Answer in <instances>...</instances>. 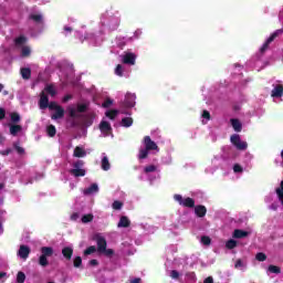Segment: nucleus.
Wrapping results in <instances>:
<instances>
[{
	"label": "nucleus",
	"mask_w": 283,
	"mask_h": 283,
	"mask_svg": "<svg viewBox=\"0 0 283 283\" xmlns=\"http://www.w3.org/2000/svg\"><path fill=\"white\" fill-rule=\"evenodd\" d=\"M120 25V13L118 11H106L101 15L98 29L93 33L83 35L81 31H75V38L82 43L86 41L88 45L96 48L105 41V34L116 32Z\"/></svg>",
	"instance_id": "obj_1"
},
{
	"label": "nucleus",
	"mask_w": 283,
	"mask_h": 283,
	"mask_svg": "<svg viewBox=\"0 0 283 283\" xmlns=\"http://www.w3.org/2000/svg\"><path fill=\"white\" fill-rule=\"evenodd\" d=\"M283 34V29H279L274 31L262 44L259 52L252 57V61L254 63V67H264L266 65V61L264 60V52L269 50V45L277 39V36Z\"/></svg>",
	"instance_id": "obj_2"
},
{
	"label": "nucleus",
	"mask_w": 283,
	"mask_h": 283,
	"mask_svg": "<svg viewBox=\"0 0 283 283\" xmlns=\"http://www.w3.org/2000/svg\"><path fill=\"white\" fill-rule=\"evenodd\" d=\"M143 144L144 148H140L138 154L139 160H145L149 156V151H159L158 145L149 136L144 137Z\"/></svg>",
	"instance_id": "obj_3"
},
{
	"label": "nucleus",
	"mask_w": 283,
	"mask_h": 283,
	"mask_svg": "<svg viewBox=\"0 0 283 283\" xmlns=\"http://www.w3.org/2000/svg\"><path fill=\"white\" fill-rule=\"evenodd\" d=\"M144 175L147 180L154 182V180L160 179V168L156 165H148L144 168Z\"/></svg>",
	"instance_id": "obj_4"
},
{
	"label": "nucleus",
	"mask_w": 283,
	"mask_h": 283,
	"mask_svg": "<svg viewBox=\"0 0 283 283\" xmlns=\"http://www.w3.org/2000/svg\"><path fill=\"white\" fill-rule=\"evenodd\" d=\"M25 43H28V38L23 35L15 39V46L21 48V56H30L32 53V50Z\"/></svg>",
	"instance_id": "obj_5"
},
{
	"label": "nucleus",
	"mask_w": 283,
	"mask_h": 283,
	"mask_svg": "<svg viewBox=\"0 0 283 283\" xmlns=\"http://www.w3.org/2000/svg\"><path fill=\"white\" fill-rule=\"evenodd\" d=\"M283 96V84L281 82H276L272 85L271 97L274 103H282Z\"/></svg>",
	"instance_id": "obj_6"
},
{
	"label": "nucleus",
	"mask_w": 283,
	"mask_h": 283,
	"mask_svg": "<svg viewBox=\"0 0 283 283\" xmlns=\"http://www.w3.org/2000/svg\"><path fill=\"white\" fill-rule=\"evenodd\" d=\"M119 59L124 65H136V59H138V55L132 51H125L119 55Z\"/></svg>",
	"instance_id": "obj_7"
},
{
	"label": "nucleus",
	"mask_w": 283,
	"mask_h": 283,
	"mask_svg": "<svg viewBox=\"0 0 283 283\" xmlns=\"http://www.w3.org/2000/svg\"><path fill=\"white\" fill-rule=\"evenodd\" d=\"M174 200L180 205V207H186L188 209H193L196 207V201L190 197L184 198L181 195H175Z\"/></svg>",
	"instance_id": "obj_8"
},
{
	"label": "nucleus",
	"mask_w": 283,
	"mask_h": 283,
	"mask_svg": "<svg viewBox=\"0 0 283 283\" xmlns=\"http://www.w3.org/2000/svg\"><path fill=\"white\" fill-rule=\"evenodd\" d=\"M87 109V104H77V107L74 105L67 106L69 116L71 118H78V114H83Z\"/></svg>",
	"instance_id": "obj_9"
},
{
	"label": "nucleus",
	"mask_w": 283,
	"mask_h": 283,
	"mask_svg": "<svg viewBox=\"0 0 283 283\" xmlns=\"http://www.w3.org/2000/svg\"><path fill=\"white\" fill-rule=\"evenodd\" d=\"M84 165L85 163H83V160H77L73 164V169L70 170V174H72V176H75V178L85 176L86 171Z\"/></svg>",
	"instance_id": "obj_10"
},
{
	"label": "nucleus",
	"mask_w": 283,
	"mask_h": 283,
	"mask_svg": "<svg viewBox=\"0 0 283 283\" xmlns=\"http://www.w3.org/2000/svg\"><path fill=\"white\" fill-rule=\"evenodd\" d=\"M230 140L240 151H244L249 147V144L240 138V135H232Z\"/></svg>",
	"instance_id": "obj_11"
},
{
	"label": "nucleus",
	"mask_w": 283,
	"mask_h": 283,
	"mask_svg": "<svg viewBox=\"0 0 283 283\" xmlns=\"http://www.w3.org/2000/svg\"><path fill=\"white\" fill-rule=\"evenodd\" d=\"M125 107H135L136 106V93H127L124 99Z\"/></svg>",
	"instance_id": "obj_12"
},
{
	"label": "nucleus",
	"mask_w": 283,
	"mask_h": 283,
	"mask_svg": "<svg viewBox=\"0 0 283 283\" xmlns=\"http://www.w3.org/2000/svg\"><path fill=\"white\" fill-rule=\"evenodd\" d=\"M99 132L103 136H109V134H112V125L109 122L103 119L99 124Z\"/></svg>",
	"instance_id": "obj_13"
},
{
	"label": "nucleus",
	"mask_w": 283,
	"mask_h": 283,
	"mask_svg": "<svg viewBox=\"0 0 283 283\" xmlns=\"http://www.w3.org/2000/svg\"><path fill=\"white\" fill-rule=\"evenodd\" d=\"M30 256V247L28 245H20V249L18 250V258L21 260H25Z\"/></svg>",
	"instance_id": "obj_14"
},
{
	"label": "nucleus",
	"mask_w": 283,
	"mask_h": 283,
	"mask_svg": "<svg viewBox=\"0 0 283 283\" xmlns=\"http://www.w3.org/2000/svg\"><path fill=\"white\" fill-rule=\"evenodd\" d=\"M99 188L97 184H92L88 188H85L82 193L84 196H94V193H98Z\"/></svg>",
	"instance_id": "obj_15"
},
{
	"label": "nucleus",
	"mask_w": 283,
	"mask_h": 283,
	"mask_svg": "<svg viewBox=\"0 0 283 283\" xmlns=\"http://www.w3.org/2000/svg\"><path fill=\"white\" fill-rule=\"evenodd\" d=\"M101 167L103 171H109L112 167V165L109 164V157H107V154L105 153L102 154Z\"/></svg>",
	"instance_id": "obj_16"
},
{
	"label": "nucleus",
	"mask_w": 283,
	"mask_h": 283,
	"mask_svg": "<svg viewBox=\"0 0 283 283\" xmlns=\"http://www.w3.org/2000/svg\"><path fill=\"white\" fill-rule=\"evenodd\" d=\"M40 109H48V106L50 105V99L48 98V95H45V92H42L40 95Z\"/></svg>",
	"instance_id": "obj_17"
},
{
	"label": "nucleus",
	"mask_w": 283,
	"mask_h": 283,
	"mask_svg": "<svg viewBox=\"0 0 283 283\" xmlns=\"http://www.w3.org/2000/svg\"><path fill=\"white\" fill-rule=\"evenodd\" d=\"M96 242H97V251L99 253H102L103 251H105V249H107V241L105 240V238L98 235L96 238Z\"/></svg>",
	"instance_id": "obj_18"
},
{
	"label": "nucleus",
	"mask_w": 283,
	"mask_h": 283,
	"mask_svg": "<svg viewBox=\"0 0 283 283\" xmlns=\"http://www.w3.org/2000/svg\"><path fill=\"white\" fill-rule=\"evenodd\" d=\"M73 156L75 158H85V156H87V153L85 151V148L83 146H76Z\"/></svg>",
	"instance_id": "obj_19"
},
{
	"label": "nucleus",
	"mask_w": 283,
	"mask_h": 283,
	"mask_svg": "<svg viewBox=\"0 0 283 283\" xmlns=\"http://www.w3.org/2000/svg\"><path fill=\"white\" fill-rule=\"evenodd\" d=\"M95 119H96V114L90 113L88 115H86V117L84 118L85 127H92Z\"/></svg>",
	"instance_id": "obj_20"
},
{
	"label": "nucleus",
	"mask_w": 283,
	"mask_h": 283,
	"mask_svg": "<svg viewBox=\"0 0 283 283\" xmlns=\"http://www.w3.org/2000/svg\"><path fill=\"white\" fill-rule=\"evenodd\" d=\"M65 116V109H63L61 106L55 109V113L51 116L52 120H59L60 118H63Z\"/></svg>",
	"instance_id": "obj_21"
},
{
	"label": "nucleus",
	"mask_w": 283,
	"mask_h": 283,
	"mask_svg": "<svg viewBox=\"0 0 283 283\" xmlns=\"http://www.w3.org/2000/svg\"><path fill=\"white\" fill-rule=\"evenodd\" d=\"M74 253V249L72 247H65L62 249V254L66 260H72V255Z\"/></svg>",
	"instance_id": "obj_22"
},
{
	"label": "nucleus",
	"mask_w": 283,
	"mask_h": 283,
	"mask_svg": "<svg viewBox=\"0 0 283 283\" xmlns=\"http://www.w3.org/2000/svg\"><path fill=\"white\" fill-rule=\"evenodd\" d=\"M232 171L235 174V176L240 177L242 174H244V167L240 164H233Z\"/></svg>",
	"instance_id": "obj_23"
},
{
	"label": "nucleus",
	"mask_w": 283,
	"mask_h": 283,
	"mask_svg": "<svg viewBox=\"0 0 283 283\" xmlns=\"http://www.w3.org/2000/svg\"><path fill=\"white\" fill-rule=\"evenodd\" d=\"M195 212L198 218H205V216H207V208L205 206H197Z\"/></svg>",
	"instance_id": "obj_24"
},
{
	"label": "nucleus",
	"mask_w": 283,
	"mask_h": 283,
	"mask_svg": "<svg viewBox=\"0 0 283 283\" xmlns=\"http://www.w3.org/2000/svg\"><path fill=\"white\" fill-rule=\"evenodd\" d=\"M29 19H31L35 23H42L43 22V13H41V12L31 13Z\"/></svg>",
	"instance_id": "obj_25"
},
{
	"label": "nucleus",
	"mask_w": 283,
	"mask_h": 283,
	"mask_svg": "<svg viewBox=\"0 0 283 283\" xmlns=\"http://www.w3.org/2000/svg\"><path fill=\"white\" fill-rule=\"evenodd\" d=\"M133 38H117L116 44L118 48H125L126 44L130 43Z\"/></svg>",
	"instance_id": "obj_26"
},
{
	"label": "nucleus",
	"mask_w": 283,
	"mask_h": 283,
	"mask_svg": "<svg viewBox=\"0 0 283 283\" xmlns=\"http://www.w3.org/2000/svg\"><path fill=\"white\" fill-rule=\"evenodd\" d=\"M230 123H231L234 132H242V123L239 122V119L232 118V119H230Z\"/></svg>",
	"instance_id": "obj_27"
},
{
	"label": "nucleus",
	"mask_w": 283,
	"mask_h": 283,
	"mask_svg": "<svg viewBox=\"0 0 283 283\" xmlns=\"http://www.w3.org/2000/svg\"><path fill=\"white\" fill-rule=\"evenodd\" d=\"M44 92H46V94H50V96H56V86L53 84H48L44 87Z\"/></svg>",
	"instance_id": "obj_28"
},
{
	"label": "nucleus",
	"mask_w": 283,
	"mask_h": 283,
	"mask_svg": "<svg viewBox=\"0 0 283 283\" xmlns=\"http://www.w3.org/2000/svg\"><path fill=\"white\" fill-rule=\"evenodd\" d=\"M41 253H42V255H44L45 258H50V256L53 255L54 250H53L52 248H50V247H43V248H41Z\"/></svg>",
	"instance_id": "obj_29"
},
{
	"label": "nucleus",
	"mask_w": 283,
	"mask_h": 283,
	"mask_svg": "<svg viewBox=\"0 0 283 283\" xmlns=\"http://www.w3.org/2000/svg\"><path fill=\"white\" fill-rule=\"evenodd\" d=\"M247 235H249V232L244 230L237 229L233 232V238H237V239L247 238Z\"/></svg>",
	"instance_id": "obj_30"
},
{
	"label": "nucleus",
	"mask_w": 283,
	"mask_h": 283,
	"mask_svg": "<svg viewBox=\"0 0 283 283\" xmlns=\"http://www.w3.org/2000/svg\"><path fill=\"white\" fill-rule=\"evenodd\" d=\"M129 224H130L129 219L127 217H122L119 219V222H118L117 227H119V228H127V227H129Z\"/></svg>",
	"instance_id": "obj_31"
},
{
	"label": "nucleus",
	"mask_w": 283,
	"mask_h": 283,
	"mask_svg": "<svg viewBox=\"0 0 283 283\" xmlns=\"http://www.w3.org/2000/svg\"><path fill=\"white\" fill-rule=\"evenodd\" d=\"M196 280H197L196 279V273H193V272H189L185 276V282L186 283H196Z\"/></svg>",
	"instance_id": "obj_32"
},
{
	"label": "nucleus",
	"mask_w": 283,
	"mask_h": 283,
	"mask_svg": "<svg viewBox=\"0 0 283 283\" xmlns=\"http://www.w3.org/2000/svg\"><path fill=\"white\" fill-rule=\"evenodd\" d=\"M234 269H239V271H245L247 270V262L242 261V260H237L235 264H234Z\"/></svg>",
	"instance_id": "obj_33"
},
{
	"label": "nucleus",
	"mask_w": 283,
	"mask_h": 283,
	"mask_svg": "<svg viewBox=\"0 0 283 283\" xmlns=\"http://www.w3.org/2000/svg\"><path fill=\"white\" fill-rule=\"evenodd\" d=\"M106 118H109V120H114L118 116V111L113 109V111H106L105 113Z\"/></svg>",
	"instance_id": "obj_34"
},
{
	"label": "nucleus",
	"mask_w": 283,
	"mask_h": 283,
	"mask_svg": "<svg viewBox=\"0 0 283 283\" xmlns=\"http://www.w3.org/2000/svg\"><path fill=\"white\" fill-rule=\"evenodd\" d=\"M21 76H22V78L28 81V78H30V76H32V71L28 67L21 69Z\"/></svg>",
	"instance_id": "obj_35"
},
{
	"label": "nucleus",
	"mask_w": 283,
	"mask_h": 283,
	"mask_svg": "<svg viewBox=\"0 0 283 283\" xmlns=\"http://www.w3.org/2000/svg\"><path fill=\"white\" fill-rule=\"evenodd\" d=\"M216 163H218V158H214L212 160V165H213L212 168L211 167L206 168V174H216V170L218 169V165Z\"/></svg>",
	"instance_id": "obj_36"
},
{
	"label": "nucleus",
	"mask_w": 283,
	"mask_h": 283,
	"mask_svg": "<svg viewBox=\"0 0 283 283\" xmlns=\"http://www.w3.org/2000/svg\"><path fill=\"white\" fill-rule=\"evenodd\" d=\"M134 125V119L132 117H125L122 119V127H132Z\"/></svg>",
	"instance_id": "obj_37"
},
{
	"label": "nucleus",
	"mask_w": 283,
	"mask_h": 283,
	"mask_svg": "<svg viewBox=\"0 0 283 283\" xmlns=\"http://www.w3.org/2000/svg\"><path fill=\"white\" fill-rule=\"evenodd\" d=\"M268 273H274L279 275V273H282V270L277 265H269Z\"/></svg>",
	"instance_id": "obj_38"
},
{
	"label": "nucleus",
	"mask_w": 283,
	"mask_h": 283,
	"mask_svg": "<svg viewBox=\"0 0 283 283\" xmlns=\"http://www.w3.org/2000/svg\"><path fill=\"white\" fill-rule=\"evenodd\" d=\"M46 134L48 136H50L51 138L56 136V127H54V125H49L46 127Z\"/></svg>",
	"instance_id": "obj_39"
},
{
	"label": "nucleus",
	"mask_w": 283,
	"mask_h": 283,
	"mask_svg": "<svg viewBox=\"0 0 283 283\" xmlns=\"http://www.w3.org/2000/svg\"><path fill=\"white\" fill-rule=\"evenodd\" d=\"M181 275L182 274H180V272H178V271H176V270H171L170 272H169V277H171V280H179V281H181Z\"/></svg>",
	"instance_id": "obj_40"
},
{
	"label": "nucleus",
	"mask_w": 283,
	"mask_h": 283,
	"mask_svg": "<svg viewBox=\"0 0 283 283\" xmlns=\"http://www.w3.org/2000/svg\"><path fill=\"white\" fill-rule=\"evenodd\" d=\"M238 247V241L230 239L226 242V249H235Z\"/></svg>",
	"instance_id": "obj_41"
},
{
	"label": "nucleus",
	"mask_w": 283,
	"mask_h": 283,
	"mask_svg": "<svg viewBox=\"0 0 283 283\" xmlns=\"http://www.w3.org/2000/svg\"><path fill=\"white\" fill-rule=\"evenodd\" d=\"M202 124L207 125V123H209V120H211V114H209V111H203L202 112Z\"/></svg>",
	"instance_id": "obj_42"
},
{
	"label": "nucleus",
	"mask_w": 283,
	"mask_h": 283,
	"mask_svg": "<svg viewBox=\"0 0 283 283\" xmlns=\"http://www.w3.org/2000/svg\"><path fill=\"white\" fill-rule=\"evenodd\" d=\"M21 129H22L21 126H19V125H12V126L10 127V134H11V136H17V134H18L19 132H21Z\"/></svg>",
	"instance_id": "obj_43"
},
{
	"label": "nucleus",
	"mask_w": 283,
	"mask_h": 283,
	"mask_svg": "<svg viewBox=\"0 0 283 283\" xmlns=\"http://www.w3.org/2000/svg\"><path fill=\"white\" fill-rule=\"evenodd\" d=\"M93 220H94V214H91V213L84 214V216L82 217V222H83L84 224H87V222H92Z\"/></svg>",
	"instance_id": "obj_44"
},
{
	"label": "nucleus",
	"mask_w": 283,
	"mask_h": 283,
	"mask_svg": "<svg viewBox=\"0 0 283 283\" xmlns=\"http://www.w3.org/2000/svg\"><path fill=\"white\" fill-rule=\"evenodd\" d=\"M39 264L40 266H48L49 262H48V256L45 255H40V259H39Z\"/></svg>",
	"instance_id": "obj_45"
},
{
	"label": "nucleus",
	"mask_w": 283,
	"mask_h": 283,
	"mask_svg": "<svg viewBox=\"0 0 283 283\" xmlns=\"http://www.w3.org/2000/svg\"><path fill=\"white\" fill-rule=\"evenodd\" d=\"M112 207L115 211H120L123 209V202L116 200L113 202Z\"/></svg>",
	"instance_id": "obj_46"
},
{
	"label": "nucleus",
	"mask_w": 283,
	"mask_h": 283,
	"mask_svg": "<svg viewBox=\"0 0 283 283\" xmlns=\"http://www.w3.org/2000/svg\"><path fill=\"white\" fill-rule=\"evenodd\" d=\"M25 282V273L18 272L17 274V283H24Z\"/></svg>",
	"instance_id": "obj_47"
},
{
	"label": "nucleus",
	"mask_w": 283,
	"mask_h": 283,
	"mask_svg": "<svg viewBox=\"0 0 283 283\" xmlns=\"http://www.w3.org/2000/svg\"><path fill=\"white\" fill-rule=\"evenodd\" d=\"M72 30L73 28L71 25H64L62 34H64V36H70V34H72Z\"/></svg>",
	"instance_id": "obj_48"
},
{
	"label": "nucleus",
	"mask_w": 283,
	"mask_h": 283,
	"mask_svg": "<svg viewBox=\"0 0 283 283\" xmlns=\"http://www.w3.org/2000/svg\"><path fill=\"white\" fill-rule=\"evenodd\" d=\"M92 253H96V247L91 245L84 251V255H92Z\"/></svg>",
	"instance_id": "obj_49"
},
{
	"label": "nucleus",
	"mask_w": 283,
	"mask_h": 283,
	"mask_svg": "<svg viewBox=\"0 0 283 283\" xmlns=\"http://www.w3.org/2000/svg\"><path fill=\"white\" fill-rule=\"evenodd\" d=\"M73 264H74L75 269L81 268V264H83V259H81V256H76V258L73 260Z\"/></svg>",
	"instance_id": "obj_50"
},
{
	"label": "nucleus",
	"mask_w": 283,
	"mask_h": 283,
	"mask_svg": "<svg viewBox=\"0 0 283 283\" xmlns=\"http://www.w3.org/2000/svg\"><path fill=\"white\" fill-rule=\"evenodd\" d=\"M255 260H258V262H264L266 260V254L259 252L255 255Z\"/></svg>",
	"instance_id": "obj_51"
},
{
	"label": "nucleus",
	"mask_w": 283,
	"mask_h": 283,
	"mask_svg": "<svg viewBox=\"0 0 283 283\" xmlns=\"http://www.w3.org/2000/svg\"><path fill=\"white\" fill-rule=\"evenodd\" d=\"M201 244H203V247H209V244H211V238L201 237Z\"/></svg>",
	"instance_id": "obj_52"
},
{
	"label": "nucleus",
	"mask_w": 283,
	"mask_h": 283,
	"mask_svg": "<svg viewBox=\"0 0 283 283\" xmlns=\"http://www.w3.org/2000/svg\"><path fill=\"white\" fill-rule=\"evenodd\" d=\"M99 253H103L104 255H106L107 258H112V255H114V250L112 249H104L102 252Z\"/></svg>",
	"instance_id": "obj_53"
},
{
	"label": "nucleus",
	"mask_w": 283,
	"mask_h": 283,
	"mask_svg": "<svg viewBox=\"0 0 283 283\" xmlns=\"http://www.w3.org/2000/svg\"><path fill=\"white\" fill-rule=\"evenodd\" d=\"M11 120H12V123H19V120H21V116L17 113H12Z\"/></svg>",
	"instance_id": "obj_54"
},
{
	"label": "nucleus",
	"mask_w": 283,
	"mask_h": 283,
	"mask_svg": "<svg viewBox=\"0 0 283 283\" xmlns=\"http://www.w3.org/2000/svg\"><path fill=\"white\" fill-rule=\"evenodd\" d=\"M116 76H123V65L118 64L115 69Z\"/></svg>",
	"instance_id": "obj_55"
},
{
	"label": "nucleus",
	"mask_w": 283,
	"mask_h": 283,
	"mask_svg": "<svg viewBox=\"0 0 283 283\" xmlns=\"http://www.w3.org/2000/svg\"><path fill=\"white\" fill-rule=\"evenodd\" d=\"M49 109H53L54 112L61 107V105L56 104V102L49 103Z\"/></svg>",
	"instance_id": "obj_56"
},
{
	"label": "nucleus",
	"mask_w": 283,
	"mask_h": 283,
	"mask_svg": "<svg viewBox=\"0 0 283 283\" xmlns=\"http://www.w3.org/2000/svg\"><path fill=\"white\" fill-rule=\"evenodd\" d=\"M251 160H253V155L245 154V165H247V167H249V165H251Z\"/></svg>",
	"instance_id": "obj_57"
},
{
	"label": "nucleus",
	"mask_w": 283,
	"mask_h": 283,
	"mask_svg": "<svg viewBox=\"0 0 283 283\" xmlns=\"http://www.w3.org/2000/svg\"><path fill=\"white\" fill-rule=\"evenodd\" d=\"M140 34H143V31L140 29L136 30L134 32V36H132V41H134V39H140Z\"/></svg>",
	"instance_id": "obj_58"
},
{
	"label": "nucleus",
	"mask_w": 283,
	"mask_h": 283,
	"mask_svg": "<svg viewBox=\"0 0 283 283\" xmlns=\"http://www.w3.org/2000/svg\"><path fill=\"white\" fill-rule=\"evenodd\" d=\"M112 105H114V101H112L111 98H107L104 103H103V107H112Z\"/></svg>",
	"instance_id": "obj_59"
},
{
	"label": "nucleus",
	"mask_w": 283,
	"mask_h": 283,
	"mask_svg": "<svg viewBox=\"0 0 283 283\" xmlns=\"http://www.w3.org/2000/svg\"><path fill=\"white\" fill-rule=\"evenodd\" d=\"M13 4V8H19L21 6V0H11V2Z\"/></svg>",
	"instance_id": "obj_60"
},
{
	"label": "nucleus",
	"mask_w": 283,
	"mask_h": 283,
	"mask_svg": "<svg viewBox=\"0 0 283 283\" xmlns=\"http://www.w3.org/2000/svg\"><path fill=\"white\" fill-rule=\"evenodd\" d=\"M67 101H72V95H65L62 99V103H67Z\"/></svg>",
	"instance_id": "obj_61"
},
{
	"label": "nucleus",
	"mask_w": 283,
	"mask_h": 283,
	"mask_svg": "<svg viewBox=\"0 0 283 283\" xmlns=\"http://www.w3.org/2000/svg\"><path fill=\"white\" fill-rule=\"evenodd\" d=\"M15 149H17L18 154H25V149H23V147L17 146Z\"/></svg>",
	"instance_id": "obj_62"
},
{
	"label": "nucleus",
	"mask_w": 283,
	"mask_h": 283,
	"mask_svg": "<svg viewBox=\"0 0 283 283\" xmlns=\"http://www.w3.org/2000/svg\"><path fill=\"white\" fill-rule=\"evenodd\" d=\"M78 218L80 216L76 212L71 216V220H74V221L78 220Z\"/></svg>",
	"instance_id": "obj_63"
},
{
	"label": "nucleus",
	"mask_w": 283,
	"mask_h": 283,
	"mask_svg": "<svg viewBox=\"0 0 283 283\" xmlns=\"http://www.w3.org/2000/svg\"><path fill=\"white\" fill-rule=\"evenodd\" d=\"M203 283H213V277L209 276L207 277Z\"/></svg>",
	"instance_id": "obj_64"
}]
</instances>
